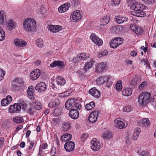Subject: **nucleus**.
Returning <instances> with one entry per match:
<instances>
[{
    "instance_id": "nucleus-34",
    "label": "nucleus",
    "mask_w": 156,
    "mask_h": 156,
    "mask_svg": "<svg viewBox=\"0 0 156 156\" xmlns=\"http://www.w3.org/2000/svg\"><path fill=\"white\" fill-rule=\"evenodd\" d=\"M72 137L71 134L68 133L63 135L61 136V138L62 141H67L70 140Z\"/></svg>"
},
{
    "instance_id": "nucleus-18",
    "label": "nucleus",
    "mask_w": 156,
    "mask_h": 156,
    "mask_svg": "<svg viewBox=\"0 0 156 156\" xmlns=\"http://www.w3.org/2000/svg\"><path fill=\"white\" fill-rule=\"evenodd\" d=\"M114 125L115 127L119 129L125 127L124 122L121 121L119 119H117L114 120Z\"/></svg>"
},
{
    "instance_id": "nucleus-29",
    "label": "nucleus",
    "mask_w": 156,
    "mask_h": 156,
    "mask_svg": "<svg viewBox=\"0 0 156 156\" xmlns=\"http://www.w3.org/2000/svg\"><path fill=\"white\" fill-rule=\"evenodd\" d=\"M110 18L108 16H106L103 17L101 19V25L105 26L109 22Z\"/></svg>"
},
{
    "instance_id": "nucleus-51",
    "label": "nucleus",
    "mask_w": 156,
    "mask_h": 156,
    "mask_svg": "<svg viewBox=\"0 0 156 156\" xmlns=\"http://www.w3.org/2000/svg\"><path fill=\"white\" fill-rule=\"evenodd\" d=\"M152 105L155 106L156 104V95L154 96L152 98L150 99Z\"/></svg>"
},
{
    "instance_id": "nucleus-43",
    "label": "nucleus",
    "mask_w": 156,
    "mask_h": 156,
    "mask_svg": "<svg viewBox=\"0 0 156 156\" xmlns=\"http://www.w3.org/2000/svg\"><path fill=\"white\" fill-rule=\"evenodd\" d=\"M5 32L3 29L0 27V41H3L5 38Z\"/></svg>"
},
{
    "instance_id": "nucleus-40",
    "label": "nucleus",
    "mask_w": 156,
    "mask_h": 156,
    "mask_svg": "<svg viewBox=\"0 0 156 156\" xmlns=\"http://www.w3.org/2000/svg\"><path fill=\"white\" fill-rule=\"evenodd\" d=\"M122 81L121 80H118L115 84L116 88L117 91H120L122 88Z\"/></svg>"
},
{
    "instance_id": "nucleus-25",
    "label": "nucleus",
    "mask_w": 156,
    "mask_h": 156,
    "mask_svg": "<svg viewBox=\"0 0 156 156\" xmlns=\"http://www.w3.org/2000/svg\"><path fill=\"white\" fill-rule=\"evenodd\" d=\"M89 92L91 95L96 98H99L101 94L99 91L94 88L90 90Z\"/></svg>"
},
{
    "instance_id": "nucleus-10",
    "label": "nucleus",
    "mask_w": 156,
    "mask_h": 156,
    "mask_svg": "<svg viewBox=\"0 0 156 156\" xmlns=\"http://www.w3.org/2000/svg\"><path fill=\"white\" fill-rule=\"evenodd\" d=\"M128 18L126 17L120 15L116 16L114 20L118 24H121L125 22H128Z\"/></svg>"
},
{
    "instance_id": "nucleus-38",
    "label": "nucleus",
    "mask_w": 156,
    "mask_h": 156,
    "mask_svg": "<svg viewBox=\"0 0 156 156\" xmlns=\"http://www.w3.org/2000/svg\"><path fill=\"white\" fill-rule=\"evenodd\" d=\"M15 82L16 83V85H18L20 87L23 86L24 84V82L22 79L18 78H16L14 81V82Z\"/></svg>"
},
{
    "instance_id": "nucleus-41",
    "label": "nucleus",
    "mask_w": 156,
    "mask_h": 156,
    "mask_svg": "<svg viewBox=\"0 0 156 156\" xmlns=\"http://www.w3.org/2000/svg\"><path fill=\"white\" fill-rule=\"evenodd\" d=\"M44 43L43 40L42 39L38 38L36 40V44L39 47H42L44 45Z\"/></svg>"
},
{
    "instance_id": "nucleus-37",
    "label": "nucleus",
    "mask_w": 156,
    "mask_h": 156,
    "mask_svg": "<svg viewBox=\"0 0 156 156\" xmlns=\"http://www.w3.org/2000/svg\"><path fill=\"white\" fill-rule=\"evenodd\" d=\"M6 18L5 12L2 11H0V24H3Z\"/></svg>"
},
{
    "instance_id": "nucleus-31",
    "label": "nucleus",
    "mask_w": 156,
    "mask_h": 156,
    "mask_svg": "<svg viewBox=\"0 0 156 156\" xmlns=\"http://www.w3.org/2000/svg\"><path fill=\"white\" fill-rule=\"evenodd\" d=\"M132 90L131 88H127L124 89L122 92V93L124 96H129L132 94Z\"/></svg>"
},
{
    "instance_id": "nucleus-64",
    "label": "nucleus",
    "mask_w": 156,
    "mask_h": 156,
    "mask_svg": "<svg viewBox=\"0 0 156 156\" xmlns=\"http://www.w3.org/2000/svg\"><path fill=\"white\" fill-rule=\"evenodd\" d=\"M130 55L134 57L137 55V53L135 51H133L131 52Z\"/></svg>"
},
{
    "instance_id": "nucleus-15",
    "label": "nucleus",
    "mask_w": 156,
    "mask_h": 156,
    "mask_svg": "<svg viewBox=\"0 0 156 156\" xmlns=\"http://www.w3.org/2000/svg\"><path fill=\"white\" fill-rule=\"evenodd\" d=\"M6 25L7 29L9 30H11L15 28L16 23L14 21L10 19L7 21Z\"/></svg>"
},
{
    "instance_id": "nucleus-35",
    "label": "nucleus",
    "mask_w": 156,
    "mask_h": 156,
    "mask_svg": "<svg viewBox=\"0 0 156 156\" xmlns=\"http://www.w3.org/2000/svg\"><path fill=\"white\" fill-rule=\"evenodd\" d=\"M71 125L69 122H65L63 123V130L65 132L68 131L70 128Z\"/></svg>"
},
{
    "instance_id": "nucleus-44",
    "label": "nucleus",
    "mask_w": 156,
    "mask_h": 156,
    "mask_svg": "<svg viewBox=\"0 0 156 156\" xmlns=\"http://www.w3.org/2000/svg\"><path fill=\"white\" fill-rule=\"evenodd\" d=\"M120 0H111V4L113 6H116L120 4Z\"/></svg>"
},
{
    "instance_id": "nucleus-23",
    "label": "nucleus",
    "mask_w": 156,
    "mask_h": 156,
    "mask_svg": "<svg viewBox=\"0 0 156 156\" xmlns=\"http://www.w3.org/2000/svg\"><path fill=\"white\" fill-rule=\"evenodd\" d=\"M36 22L34 19L30 18V32H36Z\"/></svg>"
},
{
    "instance_id": "nucleus-8",
    "label": "nucleus",
    "mask_w": 156,
    "mask_h": 156,
    "mask_svg": "<svg viewBox=\"0 0 156 156\" xmlns=\"http://www.w3.org/2000/svg\"><path fill=\"white\" fill-rule=\"evenodd\" d=\"M100 145L99 140L94 138L91 141L90 147L94 151H97L100 148Z\"/></svg>"
},
{
    "instance_id": "nucleus-21",
    "label": "nucleus",
    "mask_w": 156,
    "mask_h": 156,
    "mask_svg": "<svg viewBox=\"0 0 156 156\" xmlns=\"http://www.w3.org/2000/svg\"><path fill=\"white\" fill-rule=\"evenodd\" d=\"M131 28L136 34L140 35L142 34L143 29L140 27L136 25H133L131 27Z\"/></svg>"
},
{
    "instance_id": "nucleus-58",
    "label": "nucleus",
    "mask_w": 156,
    "mask_h": 156,
    "mask_svg": "<svg viewBox=\"0 0 156 156\" xmlns=\"http://www.w3.org/2000/svg\"><path fill=\"white\" fill-rule=\"evenodd\" d=\"M138 135V134L136 133L135 132H134L132 136L133 140H136L137 139Z\"/></svg>"
},
{
    "instance_id": "nucleus-61",
    "label": "nucleus",
    "mask_w": 156,
    "mask_h": 156,
    "mask_svg": "<svg viewBox=\"0 0 156 156\" xmlns=\"http://www.w3.org/2000/svg\"><path fill=\"white\" fill-rule=\"evenodd\" d=\"M23 127V126L22 125H20L17 126L16 128V129L14 131L16 133L20 129H22Z\"/></svg>"
},
{
    "instance_id": "nucleus-19",
    "label": "nucleus",
    "mask_w": 156,
    "mask_h": 156,
    "mask_svg": "<svg viewBox=\"0 0 156 156\" xmlns=\"http://www.w3.org/2000/svg\"><path fill=\"white\" fill-rule=\"evenodd\" d=\"M106 64L105 62H102L98 64L96 67V72L98 73H101L105 70Z\"/></svg>"
},
{
    "instance_id": "nucleus-4",
    "label": "nucleus",
    "mask_w": 156,
    "mask_h": 156,
    "mask_svg": "<svg viewBox=\"0 0 156 156\" xmlns=\"http://www.w3.org/2000/svg\"><path fill=\"white\" fill-rule=\"evenodd\" d=\"M151 94L148 92L140 94L138 98V102L141 105H145L150 101Z\"/></svg>"
},
{
    "instance_id": "nucleus-49",
    "label": "nucleus",
    "mask_w": 156,
    "mask_h": 156,
    "mask_svg": "<svg viewBox=\"0 0 156 156\" xmlns=\"http://www.w3.org/2000/svg\"><path fill=\"white\" fill-rule=\"evenodd\" d=\"M20 87L16 84H13L11 87L12 90L14 92H16L20 89Z\"/></svg>"
},
{
    "instance_id": "nucleus-47",
    "label": "nucleus",
    "mask_w": 156,
    "mask_h": 156,
    "mask_svg": "<svg viewBox=\"0 0 156 156\" xmlns=\"http://www.w3.org/2000/svg\"><path fill=\"white\" fill-rule=\"evenodd\" d=\"M133 109V108L131 106H127L123 108V111L124 112H129L132 111Z\"/></svg>"
},
{
    "instance_id": "nucleus-3",
    "label": "nucleus",
    "mask_w": 156,
    "mask_h": 156,
    "mask_svg": "<svg viewBox=\"0 0 156 156\" xmlns=\"http://www.w3.org/2000/svg\"><path fill=\"white\" fill-rule=\"evenodd\" d=\"M28 105V101H19L18 103L11 105L9 109V111L12 113H18L21 108L24 110L26 109Z\"/></svg>"
},
{
    "instance_id": "nucleus-53",
    "label": "nucleus",
    "mask_w": 156,
    "mask_h": 156,
    "mask_svg": "<svg viewBox=\"0 0 156 156\" xmlns=\"http://www.w3.org/2000/svg\"><path fill=\"white\" fill-rule=\"evenodd\" d=\"M71 4L74 7H77L79 4V0H71Z\"/></svg>"
},
{
    "instance_id": "nucleus-5",
    "label": "nucleus",
    "mask_w": 156,
    "mask_h": 156,
    "mask_svg": "<svg viewBox=\"0 0 156 156\" xmlns=\"http://www.w3.org/2000/svg\"><path fill=\"white\" fill-rule=\"evenodd\" d=\"M82 12L78 10L74 11L70 16L71 20L74 22H76L80 20L82 18Z\"/></svg>"
},
{
    "instance_id": "nucleus-48",
    "label": "nucleus",
    "mask_w": 156,
    "mask_h": 156,
    "mask_svg": "<svg viewBox=\"0 0 156 156\" xmlns=\"http://www.w3.org/2000/svg\"><path fill=\"white\" fill-rule=\"evenodd\" d=\"M68 101H66L65 103V108L67 110H69L74 108V105L70 103Z\"/></svg>"
},
{
    "instance_id": "nucleus-12",
    "label": "nucleus",
    "mask_w": 156,
    "mask_h": 156,
    "mask_svg": "<svg viewBox=\"0 0 156 156\" xmlns=\"http://www.w3.org/2000/svg\"><path fill=\"white\" fill-rule=\"evenodd\" d=\"M48 28L49 30L54 33L58 32L62 28V26L58 25H48Z\"/></svg>"
},
{
    "instance_id": "nucleus-16",
    "label": "nucleus",
    "mask_w": 156,
    "mask_h": 156,
    "mask_svg": "<svg viewBox=\"0 0 156 156\" xmlns=\"http://www.w3.org/2000/svg\"><path fill=\"white\" fill-rule=\"evenodd\" d=\"M79 112L76 109H71L69 112V115L72 119H77L79 117Z\"/></svg>"
},
{
    "instance_id": "nucleus-28",
    "label": "nucleus",
    "mask_w": 156,
    "mask_h": 156,
    "mask_svg": "<svg viewBox=\"0 0 156 156\" xmlns=\"http://www.w3.org/2000/svg\"><path fill=\"white\" fill-rule=\"evenodd\" d=\"M60 103L58 99H55V100H51L48 106L51 108H54L57 106H58Z\"/></svg>"
},
{
    "instance_id": "nucleus-20",
    "label": "nucleus",
    "mask_w": 156,
    "mask_h": 156,
    "mask_svg": "<svg viewBox=\"0 0 156 156\" xmlns=\"http://www.w3.org/2000/svg\"><path fill=\"white\" fill-rule=\"evenodd\" d=\"M14 44L19 47H23L26 46L27 43L26 41L22 39H15L13 41Z\"/></svg>"
},
{
    "instance_id": "nucleus-57",
    "label": "nucleus",
    "mask_w": 156,
    "mask_h": 156,
    "mask_svg": "<svg viewBox=\"0 0 156 156\" xmlns=\"http://www.w3.org/2000/svg\"><path fill=\"white\" fill-rule=\"evenodd\" d=\"M88 135L87 133H84L82 135L81 139L83 140H84L88 137Z\"/></svg>"
},
{
    "instance_id": "nucleus-39",
    "label": "nucleus",
    "mask_w": 156,
    "mask_h": 156,
    "mask_svg": "<svg viewBox=\"0 0 156 156\" xmlns=\"http://www.w3.org/2000/svg\"><path fill=\"white\" fill-rule=\"evenodd\" d=\"M13 121L17 123H21L24 122L23 118L17 116L13 119Z\"/></svg>"
},
{
    "instance_id": "nucleus-42",
    "label": "nucleus",
    "mask_w": 156,
    "mask_h": 156,
    "mask_svg": "<svg viewBox=\"0 0 156 156\" xmlns=\"http://www.w3.org/2000/svg\"><path fill=\"white\" fill-rule=\"evenodd\" d=\"M137 153L141 156H146L148 154V152L142 150V149H140L137 151Z\"/></svg>"
},
{
    "instance_id": "nucleus-54",
    "label": "nucleus",
    "mask_w": 156,
    "mask_h": 156,
    "mask_svg": "<svg viewBox=\"0 0 156 156\" xmlns=\"http://www.w3.org/2000/svg\"><path fill=\"white\" fill-rule=\"evenodd\" d=\"M5 74V71L2 69H0V81L3 79Z\"/></svg>"
},
{
    "instance_id": "nucleus-46",
    "label": "nucleus",
    "mask_w": 156,
    "mask_h": 156,
    "mask_svg": "<svg viewBox=\"0 0 156 156\" xmlns=\"http://www.w3.org/2000/svg\"><path fill=\"white\" fill-rule=\"evenodd\" d=\"M122 28L120 25L115 26L113 27V30L116 33H119L122 31Z\"/></svg>"
},
{
    "instance_id": "nucleus-7",
    "label": "nucleus",
    "mask_w": 156,
    "mask_h": 156,
    "mask_svg": "<svg viewBox=\"0 0 156 156\" xmlns=\"http://www.w3.org/2000/svg\"><path fill=\"white\" fill-rule=\"evenodd\" d=\"M98 110H95L91 113L89 117V120L91 123H95L98 117Z\"/></svg>"
},
{
    "instance_id": "nucleus-62",
    "label": "nucleus",
    "mask_w": 156,
    "mask_h": 156,
    "mask_svg": "<svg viewBox=\"0 0 156 156\" xmlns=\"http://www.w3.org/2000/svg\"><path fill=\"white\" fill-rule=\"evenodd\" d=\"M78 56L74 57L73 58L72 61L75 63H76L78 61Z\"/></svg>"
},
{
    "instance_id": "nucleus-32",
    "label": "nucleus",
    "mask_w": 156,
    "mask_h": 156,
    "mask_svg": "<svg viewBox=\"0 0 156 156\" xmlns=\"http://www.w3.org/2000/svg\"><path fill=\"white\" fill-rule=\"evenodd\" d=\"M94 61L93 60H91L89 62L86 64L83 68L84 70L86 72L87 71L88 69L90 68L94 65Z\"/></svg>"
},
{
    "instance_id": "nucleus-50",
    "label": "nucleus",
    "mask_w": 156,
    "mask_h": 156,
    "mask_svg": "<svg viewBox=\"0 0 156 156\" xmlns=\"http://www.w3.org/2000/svg\"><path fill=\"white\" fill-rule=\"evenodd\" d=\"M79 55H78L79 58L82 60H84L87 59V58L88 57V56L85 53L80 54Z\"/></svg>"
},
{
    "instance_id": "nucleus-24",
    "label": "nucleus",
    "mask_w": 156,
    "mask_h": 156,
    "mask_svg": "<svg viewBox=\"0 0 156 156\" xmlns=\"http://www.w3.org/2000/svg\"><path fill=\"white\" fill-rule=\"evenodd\" d=\"M12 98L11 96L8 95L6 98L3 99L1 101V104L2 106H5L9 104L12 101Z\"/></svg>"
},
{
    "instance_id": "nucleus-30",
    "label": "nucleus",
    "mask_w": 156,
    "mask_h": 156,
    "mask_svg": "<svg viewBox=\"0 0 156 156\" xmlns=\"http://www.w3.org/2000/svg\"><path fill=\"white\" fill-rule=\"evenodd\" d=\"M24 30L27 31H29V18H27L24 20L23 23Z\"/></svg>"
},
{
    "instance_id": "nucleus-6",
    "label": "nucleus",
    "mask_w": 156,
    "mask_h": 156,
    "mask_svg": "<svg viewBox=\"0 0 156 156\" xmlns=\"http://www.w3.org/2000/svg\"><path fill=\"white\" fill-rule=\"evenodd\" d=\"M123 42V40L122 38L117 37L112 41L110 43V46L111 48H115L122 44Z\"/></svg>"
},
{
    "instance_id": "nucleus-11",
    "label": "nucleus",
    "mask_w": 156,
    "mask_h": 156,
    "mask_svg": "<svg viewBox=\"0 0 156 156\" xmlns=\"http://www.w3.org/2000/svg\"><path fill=\"white\" fill-rule=\"evenodd\" d=\"M64 148L66 151L71 152L74 149L75 143L72 141L67 142L64 145Z\"/></svg>"
},
{
    "instance_id": "nucleus-63",
    "label": "nucleus",
    "mask_w": 156,
    "mask_h": 156,
    "mask_svg": "<svg viewBox=\"0 0 156 156\" xmlns=\"http://www.w3.org/2000/svg\"><path fill=\"white\" fill-rule=\"evenodd\" d=\"M4 139L3 137L0 138V148L2 147L4 143Z\"/></svg>"
},
{
    "instance_id": "nucleus-33",
    "label": "nucleus",
    "mask_w": 156,
    "mask_h": 156,
    "mask_svg": "<svg viewBox=\"0 0 156 156\" xmlns=\"http://www.w3.org/2000/svg\"><path fill=\"white\" fill-rule=\"evenodd\" d=\"M56 80V82L59 85L63 86L66 83V80L62 76H58Z\"/></svg>"
},
{
    "instance_id": "nucleus-45",
    "label": "nucleus",
    "mask_w": 156,
    "mask_h": 156,
    "mask_svg": "<svg viewBox=\"0 0 156 156\" xmlns=\"http://www.w3.org/2000/svg\"><path fill=\"white\" fill-rule=\"evenodd\" d=\"M141 123L144 126H148L150 125V122L148 119H143L141 122Z\"/></svg>"
},
{
    "instance_id": "nucleus-60",
    "label": "nucleus",
    "mask_w": 156,
    "mask_h": 156,
    "mask_svg": "<svg viewBox=\"0 0 156 156\" xmlns=\"http://www.w3.org/2000/svg\"><path fill=\"white\" fill-rule=\"evenodd\" d=\"M147 4L153 3L154 2L155 0H143Z\"/></svg>"
},
{
    "instance_id": "nucleus-56",
    "label": "nucleus",
    "mask_w": 156,
    "mask_h": 156,
    "mask_svg": "<svg viewBox=\"0 0 156 156\" xmlns=\"http://www.w3.org/2000/svg\"><path fill=\"white\" fill-rule=\"evenodd\" d=\"M74 107H75L76 108L80 109L81 108V106L80 103H75Z\"/></svg>"
},
{
    "instance_id": "nucleus-22",
    "label": "nucleus",
    "mask_w": 156,
    "mask_h": 156,
    "mask_svg": "<svg viewBox=\"0 0 156 156\" xmlns=\"http://www.w3.org/2000/svg\"><path fill=\"white\" fill-rule=\"evenodd\" d=\"M109 78L108 76H103L98 78L96 80L97 83L99 84H102L108 81Z\"/></svg>"
},
{
    "instance_id": "nucleus-13",
    "label": "nucleus",
    "mask_w": 156,
    "mask_h": 156,
    "mask_svg": "<svg viewBox=\"0 0 156 156\" xmlns=\"http://www.w3.org/2000/svg\"><path fill=\"white\" fill-rule=\"evenodd\" d=\"M90 38L94 43L98 45H101L102 44V41L94 34H91Z\"/></svg>"
},
{
    "instance_id": "nucleus-1",
    "label": "nucleus",
    "mask_w": 156,
    "mask_h": 156,
    "mask_svg": "<svg viewBox=\"0 0 156 156\" xmlns=\"http://www.w3.org/2000/svg\"><path fill=\"white\" fill-rule=\"evenodd\" d=\"M33 86H30V114H33L32 112L31 111L34 109L39 110L42 108V105L38 101L36 97V95L34 92L35 90L33 89Z\"/></svg>"
},
{
    "instance_id": "nucleus-52",
    "label": "nucleus",
    "mask_w": 156,
    "mask_h": 156,
    "mask_svg": "<svg viewBox=\"0 0 156 156\" xmlns=\"http://www.w3.org/2000/svg\"><path fill=\"white\" fill-rule=\"evenodd\" d=\"M36 143V140L31 141L30 142V149L33 148L34 150L35 147Z\"/></svg>"
},
{
    "instance_id": "nucleus-59",
    "label": "nucleus",
    "mask_w": 156,
    "mask_h": 156,
    "mask_svg": "<svg viewBox=\"0 0 156 156\" xmlns=\"http://www.w3.org/2000/svg\"><path fill=\"white\" fill-rule=\"evenodd\" d=\"M147 83L146 82H143L139 86V87L140 89H141L144 87L145 85H147Z\"/></svg>"
},
{
    "instance_id": "nucleus-26",
    "label": "nucleus",
    "mask_w": 156,
    "mask_h": 156,
    "mask_svg": "<svg viewBox=\"0 0 156 156\" xmlns=\"http://www.w3.org/2000/svg\"><path fill=\"white\" fill-rule=\"evenodd\" d=\"M70 6L69 3H67L59 7L58 8V11L60 12H63L66 11Z\"/></svg>"
},
{
    "instance_id": "nucleus-9",
    "label": "nucleus",
    "mask_w": 156,
    "mask_h": 156,
    "mask_svg": "<svg viewBox=\"0 0 156 156\" xmlns=\"http://www.w3.org/2000/svg\"><path fill=\"white\" fill-rule=\"evenodd\" d=\"M35 89L39 92H44L47 89L46 84L44 82H41L36 85Z\"/></svg>"
},
{
    "instance_id": "nucleus-14",
    "label": "nucleus",
    "mask_w": 156,
    "mask_h": 156,
    "mask_svg": "<svg viewBox=\"0 0 156 156\" xmlns=\"http://www.w3.org/2000/svg\"><path fill=\"white\" fill-rule=\"evenodd\" d=\"M64 62L61 61H54L50 64V66L52 68L55 67L56 66L59 69H63L64 68Z\"/></svg>"
},
{
    "instance_id": "nucleus-27",
    "label": "nucleus",
    "mask_w": 156,
    "mask_h": 156,
    "mask_svg": "<svg viewBox=\"0 0 156 156\" xmlns=\"http://www.w3.org/2000/svg\"><path fill=\"white\" fill-rule=\"evenodd\" d=\"M113 133L110 131L105 132L102 135V137L104 140H108L112 138Z\"/></svg>"
},
{
    "instance_id": "nucleus-17",
    "label": "nucleus",
    "mask_w": 156,
    "mask_h": 156,
    "mask_svg": "<svg viewBox=\"0 0 156 156\" xmlns=\"http://www.w3.org/2000/svg\"><path fill=\"white\" fill-rule=\"evenodd\" d=\"M40 74L39 70L36 69V70H34L30 73V79L32 80H35L39 77Z\"/></svg>"
},
{
    "instance_id": "nucleus-36",
    "label": "nucleus",
    "mask_w": 156,
    "mask_h": 156,
    "mask_svg": "<svg viewBox=\"0 0 156 156\" xmlns=\"http://www.w3.org/2000/svg\"><path fill=\"white\" fill-rule=\"evenodd\" d=\"M95 106V103L94 101H91L87 104L85 105V108L87 110H90L93 108Z\"/></svg>"
},
{
    "instance_id": "nucleus-2",
    "label": "nucleus",
    "mask_w": 156,
    "mask_h": 156,
    "mask_svg": "<svg viewBox=\"0 0 156 156\" xmlns=\"http://www.w3.org/2000/svg\"><path fill=\"white\" fill-rule=\"evenodd\" d=\"M145 6L138 2H135L131 5L130 9L134 10L131 12V14L134 16L143 17L146 16V13L143 11Z\"/></svg>"
},
{
    "instance_id": "nucleus-55",
    "label": "nucleus",
    "mask_w": 156,
    "mask_h": 156,
    "mask_svg": "<svg viewBox=\"0 0 156 156\" xmlns=\"http://www.w3.org/2000/svg\"><path fill=\"white\" fill-rule=\"evenodd\" d=\"M76 99L74 98H73L69 99H68L67 101H68L70 103L72 104V105L74 106L75 104L76 103Z\"/></svg>"
}]
</instances>
